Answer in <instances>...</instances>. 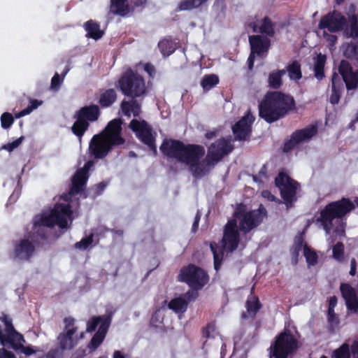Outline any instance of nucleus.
<instances>
[{"label":"nucleus","mask_w":358,"mask_h":358,"mask_svg":"<svg viewBox=\"0 0 358 358\" xmlns=\"http://www.w3.org/2000/svg\"><path fill=\"white\" fill-rule=\"evenodd\" d=\"M255 121V117L250 113H248L238 120L233 127L232 131L235 139L238 141H246L252 132V124Z\"/></svg>","instance_id":"obj_19"},{"label":"nucleus","mask_w":358,"mask_h":358,"mask_svg":"<svg viewBox=\"0 0 358 358\" xmlns=\"http://www.w3.org/2000/svg\"><path fill=\"white\" fill-rule=\"evenodd\" d=\"M92 165V162H87L83 168L76 171L71 178L69 194L75 196L85 190L90 176L89 171Z\"/></svg>","instance_id":"obj_18"},{"label":"nucleus","mask_w":358,"mask_h":358,"mask_svg":"<svg viewBox=\"0 0 358 358\" xmlns=\"http://www.w3.org/2000/svg\"><path fill=\"white\" fill-rule=\"evenodd\" d=\"M117 87L123 95L130 97V101L123 100L120 104L122 113L130 117L131 114L136 117L141 112V105L137 98L143 97L147 92L145 80L143 77L131 69L126 70L117 81Z\"/></svg>","instance_id":"obj_2"},{"label":"nucleus","mask_w":358,"mask_h":358,"mask_svg":"<svg viewBox=\"0 0 358 358\" xmlns=\"http://www.w3.org/2000/svg\"><path fill=\"white\" fill-rule=\"evenodd\" d=\"M110 13L115 15L126 17L133 13V8L128 3V0H110Z\"/></svg>","instance_id":"obj_28"},{"label":"nucleus","mask_w":358,"mask_h":358,"mask_svg":"<svg viewBox=\"0 0 358 358\" xmlns=\"http://www.w3.org/2000/svg\"><path fill=\"white\" fill-rule=\"evenodd\" d=\"M294 106V99L280 92H270V123L284 117Z\"/></svg>","instance_id":"obj_10"},{"label":"nucleus","mask_w":358,"mask_h":358,"mask_svg":"<svg viewBox=\"0 0 358 358\" xmlns=\"http://www.w3.org/2000/svg\"><path fill=\"white\" fill-rule=\"evenodd\" d=\"M208 0H182L178 5L180 10H191L206 3ZM224 1V0H217Z\"/></svg>","instance_id":"obj_37"},{"label":"nucleus","mask_w":358,"mask_h":358,"mask_svg":"<svg viewBox=\"0 0 358 358\" xmlns=\"http://www.w3.org/2000/svg\"><path fill=\"white\" fill-rule=\"evenodd\" d=\"M343 256V245L341 243H337L333 247V257L338 261H342Z\"/></svg>","instance_id":"obj_53"},{"label":"nucleus","mask_w":358,"mask_h":358,"mask_svg":"<svg viewBox=\"0 0 358 358\" xmlns=\"http://www.w3.org/2000/svg\"><path fill=\"white\" fill-rule=\"evenodd\" d=\"M84 28L87 31V37L94 40L100 39L104 34L103 31L100 29L99 24L92 20L87 21L84 24Z\"/></svg>","instance_id":"obj_31"},{"label":"nucleus","mask_w":358,"mask_h":358,"mask_svg":"<svg viewBox=\"0 0 358 358\" xmlns=\"http://www.w3.org/2000/svg\"><path fill=\"white\" fill-rule=\"evenodd\" d=\"M178 280L187 284L192 289L200 290L208 283L209 275L201 267L189 264L180 269Z\"/></svg>","instance_id":"obj_8"},{"label":"nucleus","mask_w":358,"mask_h":358,"mask_svg":"<svg viewBox=\"0 0 358 358\" xmlns=\"http://www.w3.org/2000/svg\"><path fill=\"white\" fill-rule=\"evenodd\" d=\"M163 322V318H162L161 320L159 318V315L157 313H155L152 317H151V320H150V323L152 326H155V327H158L159 324H161Z\"/></svg>","instance_id":"obj_60"},{"label":"nucleus","mask_w":358,"mask_h":358,"mask_svg":"<svg viewBox=\"0 0 358 358\" xmlns=\"http://www.w3.org/2000/svg\"><path fill=\"white\" fill-rule=\"evenodd\" d=\"M341 291L348 308L357 313L358 311V299L356 290L348 284H341Z\"/></svg>","instance_id":"obj_27"},{"label":"nucleus","mask_w":358,"mask_h":358,"mask_svg":"<svg viewBox=\"0 0 358 358\" xmlns=\"http://www.w3.org/2000/svg\"><path fill=\"white\" fill-rule=\"evenodd\" d=\"M326 62V57L323 55L320 54L316 57L314 64L315 76L318 80H322L324 75V67Z\"/></svg>","instance_id":"obj_35"},{"label":"nucleus","mask_w":358,"mask_h":358,"mask_svg":"<svg viewBox=\"0 0 358 358\" xmlns=\"http://www.w3.org/2000/svg\"><path fill=\"white\" fill-rule=\"evenodd\" d=\"M249 43L250 46V53L248 58V69L252 71L254 67V63L256 56L263 58L265 53L268 50V38L260 35L249 36Z\"/></svg>","instance_id":"obj_15"},{"label":"nucleus","mask_w":358,"mask_h":358,"mask_svg":"<svg viewBox=\"0 0 358 358\" xmlns=\"http://www.w3.org/2000/svg\"><path fill=\"white\" fill-rule=\"evenodd\" d=\"M317 127L313 125L296 131L292 134L289 141L285 143L283 151L287 152L292 150L297 144L310 140L317 134Z\"/></svg>","instance_id":"obj_23"},{"label":"nucleus","mask_w":358,"mask_h":358,"mask_svg":"<svg viewBox=\"0 0 358 358\" xmlns=\"http://www.w3.org/2000/svg\"><path fill=\"white\" fill-rule=\"evenodd\" d=\"M350 275H355L357 273V262L355 258H352L350 261V270L349 272Z\"/></svg>","instance_id":"obj_62"},{"label":"nucleus","mask_w":358,"mask_h":358,"mask_svg":"<svg viewBox=\"0 0 358 358\" xmlns=\"http://www.w3.org/2000/svg\"><path fill=\"white\" fill-rule=\"evenodd\" d=\"M168 308L177 314H183L187 311L188 305L184 298L180 296L171 299L168 304Z\"/></svg>","instance_id":"obj_33"},{"label":"nucleus","mask_w":358,"mask_h":358,"mask_svg":"<svg viewBox=\"0 0 358 358\" xmlns=\"http://www.w3.org/2000/svg\"><path fill=\"white\" fill-rule=\"evenodd\" d=\"M117 99V93L114 89H108L101 93L98 103L101 108L111 106Z\"/></svg>","instance_id":"obj_32"},{"label":"nucleus","mask_w":358,"mask_h":358,"mask_svg":"<svg viewBox=\"0 0 358 358\" xmlns=\"http://www.w3.org/2000/svg\"><path fill=\"white\" fill-rule=\"evenodd\" d=\"M285 25V22L283 20H270V38H273L277 40Z\"/></svg>","instance_id":"obj_39"},{"label":"nucleus","mask_w":358,"mask_h":358,"mask_svg":"<svg viewBox=\"0 0 358 358\" xmlns=\"http://www.w3.org/2000/svg\"><path fill=\"white\" fill-rule=\"evenodd\" d=\"M346 23V18L339 12L333 11L323 16L319 23L320 29H327L330 32L341 30Z\"/></svg>","instance_id":"obj_22"},{"label":"nucleus","mask_w":358,"mask_h":358,"mask_svg":"<svg viewBox=\"0 0 358 358\" xmlns=\"http://www.w3.org/2000/svg\"><path fill=\"white\" fill-rule=\"evenodd\" d=\"M71 207L69 204L56 203L53 209L48 215H43L34 224L53 227L57 225L60 229H66L68 226V219L72 215Z\"/></svg>","instance_id":"obj_6"},{"label":"nucleus","mask_w":358,"mask_h":358,"mask_svg":"<svg viewBox=\"0 0 358 358\" xmlns=\"http://www.w3.org/2000/svg\"><path fill=\"white\" fill-rule=\"evenodd\" d=\"M234 145L229 140L224 138L217 139L209 147L205 162L208 166H215L225 156L231 152Z\"/></svg>","instance_id":"obj_14"},{"label":"nucleus","mask_w":358,"mask_h":358,"mask_svg":"<svg viewBox=\"0 0 358 358\" xmlns=\"http://www.w3.org/2000/svg\"><path fill=\"white\" fill-rule=\"evenodd\" d=\"M219 83V78L215 74L205 75L201 81V86L204 91H208Z\"/></svg>","instance_id":"obj_34"},{"label":"nucleus","mask_w":358,"mask_h":358,"mask_svg":"<svg viewBox=\"0 0 358 358\" xmlns=\"http://www.w3.org/2000/svg\"><path fill=\"white\" fill-rule=\"evenodd\" d=\"M6 326L9 336H7L8 338L5 342V345H10L15 351L20 350L27 356L36 353V350H34L31 346H24L23 343H25L24 336L16 331L13 324L6 321Z\"/></svg>","instance_id":"obj_16"},{"label":"nucleus","mask_w":358,"mask_h":358,"mask_svg":"<svg viewBox=\"0 0 358 358\" xmlns=\"http://www.w3.org/2000/svg\"><path fill=\"white\" fill-rule=\"evenodd\" d=\"M112 321V315L106 314L103 315L93 316L87 322L86 331L87 332L94 331L99 325L98 331L91 338L88 348L92 350H96L104 341L108 328Z\"/></svg>","instance_id":"obj_7"},{"label":"nucleus","mask_w":358,"mask_h":358,"mask_svg":"<svg viewBox=\"0 0 358 358\" xmlns=\"http://www.w3.org/2000/svg\"><path fill=\"white\" fill-rule=\"evenodd\" d=\"M76 320L71 317H67L64 319V329L57 336L59 348L62 350H72L77 345L79 339L82 338L83 334L80 336L76 335L78 331V327L75 325Z\"/></svg>","instance_id":"obj_12"},{"label":"nucleus","mask_w":358,"mask_h":358,"mask_svg":"<svg viewBox=\"0 0 358 358\" xmlns=\"http://www.w3.org/2000/svg\"><path fill=\"white\" fill-rule=\"evenodd\" d=\"M93 241V235L90 234L88 236L82 238L80 241L75 244V248L80 250H86Z\"/></svg>","instance_id":"obj_50"},{"label":"nucleus","mask_w":358,"mask_h":358,"mask_svg":"<svg viewBox=\"0 0 358 358\" xmlns=\"http://www.w3.org/2000/svg\"><path fill=\"white\" fill-rule=\"evenodd\" d=\"M288 72L289 77L291 80H299L302 77L301 71V66L296 61L292 62L287 67L286 72Z\"/></svg>","instance_id":"obj_38"},{"label":"nucleus","mask_w":358,"mask_h":358,"mask_svg":"<svg viewBox=\"0 0 358 358\" xmlns=\"http://www.w3.org/2000/svg\"><path fill=\"white\" fill-rule=\"evenodd\" d=\"M332 358H350L348 345L343 344L339 348L334 350Z\"/></svg>","instance_id":"obj_47"},{"label":"nucleus","mask_w":358,"mask_h":358,"mask_svg":"<svg viewBox=\"0 0 358 358\" xmlns=\"http://www.w3.org/2000/svg\"><path fill=\"white\" fill-rule=\"evenodd\" d=\"M266 215L267 210L262 204L257 209L251 210L240 208L234 214L236 220L238 221V229L243 234H247L259 226Z\"/></svg>","instance_id":"obj_4"},{"label":"nucleus","mask_w":358,"mask_h":358,"mask_svg":"<svg viewBox=\"0 0 358 358\" xmlns=\"http://www.w3.org/2000/svg\"><path fill=\"white\" fill-rule=\"evenodd\" d=\"M0 358H16V357L14 353L3 348L0 349Z\"/></svg>","instance_id":"obj_59"},{"label":"nucleus","mask_w":358,"mask_h":358,"mask_svg":"<svg viewBox=\"0 0 358 358\" xmlns=\"http://www.w3.org/2000/svg\"><path fill=\"white\" fill-rule=\"evenodd\" d=\"M199 296L198 290L192 289V290L187 291L185 294L183 295H181L182 297L184 298V300L187 301V304L189 305V303L192 301L195 300Z\"/></svg>","instance_id":"obj_55"},{"label":"nucleus","mask_w":358,"mask_h":358,"mask_svg":"<svg viewBox=\"0 0 358 358\" xmlns=\"http://www.w3.org/2000/svg\"><path fill=\"white\" fill-rule=\"evenodd\" d=\"M62 80H63V78L62 79L60 78L58 73H55V74L54 75V76L52 78V80H51V87L52 89L59 87L62 82Z\"/></svg>","instance_id":"obj_57"},{"label":"nucleus","mask_w":358,"mask_h":358,"mask_svg":"<svg viewBox=\"0 0 358 358\" xmlns=\"http://www.w3.org/2000/svg\"><path fill=\"white\" fill-rule=\"evenodd\" d=\"M0 321L3 322L5 326V334H3L1 326L0 325V343L1 345H5V342L8 338L7 336H9V333L7 330L6 321L10 322V324H13V319L8 315L2 312L0 313Z\"/></svg>","instance_id":"obj_41"},{"label":"nucleus","mask_w":358,"mask_h":358,"mask_svg":"<svg viewBox=\"0 0 358 358\" xmlns=\"http://www.w3.org/2000/svg\"><path fill=\"white\" fill-rule=\"evenodd\" d=\"M210 250L213 255V261H214V268L216 271H218L220 269L223 257H224V252L222 250H220L219 252H217V246L215 244V243H211L210 244Z\"/></svg>","instance_id":"obj_36"},{"label":"nucleus","mask_w":358,"mask_h":358,"mask_svg":"<svg viewBox=\"0 0 358 358\" xmlns=\"http://www.w3.org/2000/svg\"><path fill=\"white\" fill-rule=\"evenodd\" d=\"M299 348L297 339L288 330L280 333L275 339L270 352L275 358H287L294 354Z\"/></svg>","instance_id":"obj_9"},{"label":"nucleus","mask_w":358,"mask_h":358,"mask_svg":"<svg viewBox=\"0 0 358 358\" xmlns=\"http://www.w3.org/2000/svg\"><path fill=\"white\" fill-rule=\"evenodd\" d=\"M303 246V238L300 236L295 239V248L292 250V263L296 264L298 262V257L299 251L301 250Z\"/></svg>","instance_id":"obj_46"},{"label":"nucleus","mask_w":358,"mask_h":358,"mask_svg":"<svg viewBox=\"0 0 358 358\" xmlns=\"http://www.w3.org/2000/svg\"><path fill=\"white\" fill-rule=\"evenodd\" d=\"M343 54L350 59H358V49L357 44L346 43L343 45Z\"/></svg>","instance_id":"obj_44"},{"label":"nucleus","mask_w":358,"mask_h":358,"mask_svg":"<svg viewBox=\"0 0 358 358\" xmlns=\"http://www.w3.org/2000/svg\"><path fill=\"white\" fill-rule=\"evenodd\" d=\"M113 146H115L114 144L99 134L92 137L90 149L95 158L102 159L108 155Z\"/></svg>","instance_id":"obj_24"},{"label":"nucleus","mask_w":358,"mask_h":358,"mask_svg":"<svg viewBox=\"0 0 358 358\" xmlns=\"http://www.w3.org/2000/svg\"><path fill=\"white\" fill-rule=\"evenodd\" d=\"M336 78H338V76L336 74H334L332 76V94L330 96V102L332 104L338 103L340 99V94L336 90L335 87V80Z\"/></svg>","instance_id":"obj_51"},{"label":"nucleus","mask_w":358,"mask_h":358,"mask_svg":"<svg viewBox=\"0 0 358 358\" xmlns=\"http://www.w3.org/2000/svg\"><path fill=\"white\" fill-rule=\"evenodd\" d=\"M303 255L308 265H315L317 263V257L316 253L307 245L303 246Z\"/></svg>","instance_id":"obj_48"},{"label":"nucleus","mask_w":358,"mask_h":358,"mask_svg":"<svg viewBox=\"0 0 358 358\" xmlns=\"http://www.w3.org/2000/svg\"><path fill=\"white\" fill-rule=\"evenodd\" d=\"M14 122V117L11 113L6 112L1 116V125L4 129H9Z\"/></svg>","instance_id":"obj_49"},{"label":"nucleus","mask_w":358,"mask_h":358,"mask_svg":"<svg viewBox=\"0 0 358 358\" xmlns=\"http://www.w3.org/2000/svg\"><path fill=\"white\" fill-rule=\"evenodd\" d=\"M275 182L280 189L282 198L289 207V204L296 200V192L300 187L299 184L283 171L278 173Z\"/></svg>","instance_id":"obj_13"},{"label":"nucleus","mask_w":358,"mask_h":358,"mask_svg":"<svg viewBox=\"0 0 358 358\" xmlns=\"http://www.w3.org/2000/svg\"><path fill=\"white\" fill-rule=\"evenodd\" d=\"M100 115V109L97 105L92 104L81 107L73 115L76 122L71 127V131L81 139L88 129L90 123L96 121Z\"/></svg>","instance_id":"obj_5"},{"label":"nucleus","mask_w":358,"mask_h":358,"mask_svg":"<svg viewBox=\"0 0 358 358\" xmlns=\"http://www.w3.org/2000/svg\"><path fill=\"white\" fill-rule=\"evenodd\" d=\"M259 115L268 122V91L264 94L263 99L259 103Z\"/></svg>","instance_id":"obj_42"},{"label":"nucleus","mask_w":358,"mask_h":358,"mask_svg":"<svg viewBox=\"0 0 358 358\" xmlns=\"http://www.w3.org/2000/svg\"><path fill=\"white\" fill-rule=\"evenodd\" d=\"M262 306L258 296L252 294V289L245 302L246 310L241 313L242 320H254Z\"/></svg>","instance_id":"obj_26"},{"label":"nucleus","mask_w":358,"mask_h":358,"mask_svg":"<svg viewBox=\"0 0 358 358\" xmlns=\"http://www.w3.org/2000/svg\"><path fill=\"white\" fill-rule=\"evenodd\" d=\"M351 350L354 357H358V341L353 343Z\"/></svg>","instance_id":"obj_64"},{"label":"nucleus","mask_w":358,"mask_h":358,"mask_svg":"<svg viewBox=\"0 0 358 358\" xmlns=\"http://www.w3.org/2000/svg\"><path fill=\"white\" fill-rule=\"evenodd\" d=\"M24 139V137L22 136L15 141L3 145L2 146V148L8 152H12L14 149L17 148L22 143Z\"/></svg>","instance_id":"obj_54"},{"label":"nucleus","mask_w":358,"mask_h":358,"mask_svg":"<svg viewBox=\"0 0 358 358\" xmlns=\"http://www.w3.org/2000/svg\"><path fill=\"white\" fill-rule=\"evenodd\" d=\"M106 187V184L104 182H99L94 186L95 194L99 195L102 193Z\"/></svg>","instance_id":"obj_61"},{"label":"nucleus","mask_w":358,"mask_h":358,"mask_svg":"<svg viewBox=\"0 0 358 358\" xmlns=\"http://www.w3.org/2000/svg\"><path fill=\"white\" fill-rule=\"evenodd\" d=\"M36 245L27 238H21L13 243V259L29 262L34 255Z\"/></svg>","instance_id":"obj_17"},{"label":"nucleus","mask_w":358,"mask_h":358,"mask_svg":"<svg viewBox=\"0 0 358 358\" xmlns=\"http://www.w3.org/2000/svg\"><path fill=\"white\" fill-rule=\"evenodd\" d=\"M245 28L252 29L254 33L268 34V16H264L262 20L257 17L249 20L245 22Z\"/></svg>","instance_id":"obj_29"},{"label":"nucleus","mask_w":358,"mask_h":358,"mask_svg":"<svg viewBox=\"0 0 358 358\" xmlns=\"http://www.w3.org/2000/svg\"><path fill=\"white\" fill-rule=\"evenodd\" d=\"M59 352L57 349H51L45 355V358H58Z\"/></svg>","instance_id":"obj_63"},{"label":"nucleus","mask_w":358,"mask_h":358,"mask_svg":"<svg viewBox=\"0 0 358 358\" xmlns=\"http://www.w3.org/2000/svg\"><path fill=\"white\" fill-rule=\"evenodd\" d=\"M215 331V325L213 322H209L206 327L202 328L201 334L202 337L207 339L211 337L212 334Z\"/></svg>","instance_id":"obj_52"},{"label":"nucleus","mask_w":358,"mask_h":358,"mask_svg":"<svg viewBox=\"0 0 358 358\" xmlns=\"http://www.w3.org/2000/svg\"><path fill=\"white\" fill-rule=\"evenodd\" d=\"M144 70L150 77H153L156 73L155 66L150 63H146L144 65Z\"/></svg>","instance_id":"obj_58"},{"label":"nucleus","mask_w":358,"mask_h":358,"mask_svg":"<svg viewBox=\"0 0 358 358\" xmlns=\"http://www.w3.org/2000/svg\"><path fill=\"white\" fill-rule=\"evenodd\" d=\"M350 27L346 28L345 33L348 37L358 38V20L356 15L349 17Z\"/></svg>","instance_id":"obj_40"},{"label":"nucleus","mask_w":358,"mask_h":358,"mask_svg":"<svg viewBox=\"0 0 358 358\" xmlns=\"http://www.w3.org/2000/svg\"><path fill=\"white\" fill-rule=\"evenodd\" d=\"M266 166L264 164L259 173L253 176V180L256 182L263 183L264 179H266Z\"/></svg>","instance_id":"obj_56"},{"label":"nucleus","mask_w":358,"mask_h":358,"mask_svg":"<svg viewBox=\"0 0 358 358\" xmlns=\"http://www.w3.org/2000/svg\"><path fill=\"white\" fill-rule=\"evenodd\" d=\"M339 73L348 90L355 89L358 85V72L353 71L349 63L343 60L339 66Z\"/></svg>","instance_id":"obj_25"},{"label":"nucleus","mask_w":358,"mask_h":358,"mask_svg":"<svg viewBox=\"0 0 358 358\" xmlns=\"http://www.w3.org/2000/svg\"><path fill=\"white\" fill-rule=\"evenodd\" d=\"M286 73V70H279L270 74V87L278 88L282 85V77Z\"/></svg>","instance_id":"obj_43"},{"label":"nucleus","mask_w":358,"mask_h":358,"mask_svg":"<svg viewBox=\"0 0 358 358\" xmlns=\"http://www.w3.org/2000/svg\"><path fill=\"white\" fill-rule=\"evenodd\" d=\"M236 219L229 220L224 227L222 241L230 251H234L238 248L240 241Z\"/></svg>","instance_id":"obj_21"},{"label":"nucleus","mask_w":358,"mask_h":358,"mask_svg":"<svg viewBox=\"0 0 358 358\" xmlns=\"http://www.w3.org/2000/svg\"><path fill=\"white\" fill-rule=\"evenodd\" d=\"M159 148L164 156L187 165L191 169L193 177L196 179L207 175L210 167L214 166L207 165L205 159L203 164L199 163L200 159L205 155V148L202 145L185 144L176 139H164Z\"/></svg>","instance_id":"obj_1"},{"label":"nucleus","mask_w":358,"mask_h":358,"mask_svg":"<svg viewBox=\"0 0 358 358\" xmlns=\"http://www.w3.org/2000/svg\"><path fill=\"white\" fill-rule=\"evenodd\" d=\"M158 48L164 57H169L173 54L177 48V43H176L172 36H167L162 38L158 43Z\"/></svg>","instance_id":"obj_30"},{"label":"nucleus","mask_w":358,"mask_h":358,"mask_svg":"<svg viewBox=\"0 0 358 358\" xmlns=\"http://www.w3.org/2000/svg\"><path fill=\"white\" fill-rule=\"evenodd\" d=\"M354 208V203L347 199L332 202L321 211L317 222L321 223L327 234L332 230L336 236H343L345 234V225L341 218Z\"/></svg>","instance_id":"obj_3"},{"label":"nucleus","mask_w":358,"mask_h":358,"mask_svg":"<svg viewBox=\"0 0 358 358\" xmlns=\"http://www.w3.org/2000/svg\"><path fill=\"white\" fill-rule=\"evenodd\" d=\"M122 120L115 118L110 121L104 130L100 134L110 141L115 145H120L125 143V139L122 136Z\"/></svg>","instance_id":"obj_20"},{"label":"nucleus","mask_w":358,"mask_h":358,"mask_svg":"<svg viewBox=\"0 0 358 358\" xmlns=\"http://www.w3.org/2000/svg\"><path fill=\"white\" fill-rule=\"evenodd\" d=\"M129 128L135 134L136 138L145 145L154 155H157L156 132L147 121L133 119L129 124Z\"/></svg>","instance_id":"obj_11"},{"label":"nucleus","mask_w":358,"mask_h":358,"mask_svg":"<svg viewBox=\"0 0 358 358\" xmlns=\"http://www.w3.org/2000/svg\"><path fill=\"white\" fill-rule=\"evenodd\" d=\"M42 103L41 101L37 99H31L29 106L15 115L16 118H20L31 113L34 109L37 108Z\"/></svg>","instance_id":"obj_45"}]
</instances>
